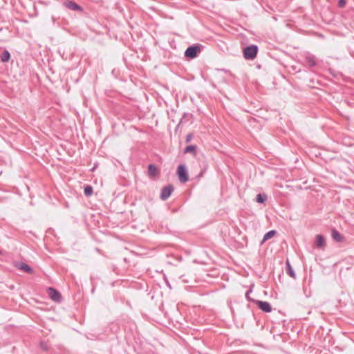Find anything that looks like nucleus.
<instances>
[{"label":"nucleus","instance_id":"obj_5","mask_svg":"<svg viewBox=\"0 0 354 354\" xmlns=\"http://www.w3.org/2000/svg\"><path fill=\"white\" fill-rule=\"evenodd\" d=\"M63 5L66 8L71 10L77 11V12L83 11V8L73 1L66 0L63 3Z\"/></svg>","mask_w":354,"mask_h":354},{"label":"nucleus","instance_id":"obj_15","mask_svg":"<svg viewBox=\"0 0 354 354\" xmlns=\"http://www.w3.org/2000/svg\"><path fill=\"white\" fill-rule=\"evenodd\" d=\"M192 153L194 156L196 153V145H188L184 149V153Z\"/></svg>","mask_w":354,"mask_h":354},{"label":"nucleus","instance_id":"obj_9","mask_svg":"<svg viewBox=\"0 0 354 354\" xmlns=\"http://www.w3.org/2000/svg\"><path fill=\"white\" fill-rule=\"evenodd\" d=\"M304 64L305 66L309 67H314L317 65V62L314 55L310 54H307L305 55L304 58Z\"/></svg>","mask_w":354,"mask_h":354},{"label":"nucleus","instance_id":"obj_16","mask_svg":"<svg viewBox=\"0 0 354 354\" xmlns=\"http://www.w3.org/2000/svg\"><path fill=\"white\" fill-rule=\"evenodd\" d=\"M19 268L21 270H23L27 273H32V269L31 268L30 266H29L28 264L25 263H21L19 267Z\"/></svg>","mask_w":354,"mask_h":354},{"label":"nucleus","instance_id":"obj_19","mask_svg":"<svg viewBox=\"0 0 354 354\" xmlns=\"http://www.w3.org/2000/svg\"><path fill=\"white\" fill-rule=\"evenodd\" d=\"M194 138V136L192 133H188L187 136H186V138H185V142L186 143H189L191 142V140L193 139Z\"/></svg>","mask_w":354,"mask_h":354},{"label":"nucleus","instance_id":"obj_22","mask_svg":"<svg viewBox=\"0 0 354 354\" xmlns=\"http://www.w3.org/2000/svg\"><path fill=\"white\" fill-rule=\"evenodd\" d=\"M203 172H204V170H203V171H202L200 173V174H199V176H200V177H201V176H202V175L203 174Z\"/></svg>","mask_w":354,"mask_h":354},{"label":"nucleus","instance_id":"obj_18","mask_svg":"<svg viewBox=\"0 0 354 354\" xmlns=\"http://www.w3.org/2000/svg\"><path fill=\"white\" fill-rule=\"evenodd\" d=\"M93 192V189L92 186H91V185H86V186L84 187V194H85L86 196H89L92 195Z\"/></svg>","mask_w":354,"mask_h":354},{"label":"nucleus","instance_id":"obj_13","mask_svg":"<svg viewBox=\"0 0 354 354\" xmlns=\"http://www.w3.org/2000/svg\"><path fill=\"white\" fill-rule=\"evenodd\" d=\"M0 59L2 62H8L10 59V54L7 50H4L0 55Z\"/></svg>","mask_w":354,"mask_h":354},{"label":"nucleus","instance_id":"obj_4","mask_svg":"<svg viewBox=\"0 0 354 354\" xmlns=\"http://www.w3.org/2000/svg\"><path fill=\"white\" fill-rule=\"evenodd\" d=\"M174 192V186L172 185H168L165 186L160 193V198L163 201L167 200Z\"/></svg>","mask_w":354,"mask_h":354},{"label":"nucleus","instance_id":"obj_1","mask_svg":"<svg viewBox=\"0 0 354 354\" xmlns=\"http://www.w3.org/2000/svg\"><path fill=\"white\" fill-rule=\"evenodd\" d=\"M257 53L258 46L252 44L244 48L243 57L245 59L252 60L257 57Z\"/></svg>","mask_w":354,"mask_h":354},{"label":"nucleus","instance_id":"obj_20","mask_svg":"<svg viewBox=\"0 0 354 354\" xmlns=\"http://www.w3.org/2000/svg\"><path fill=\"white\" fill-rule=\"evenodd\" d=\"M346 0H339L337 3V6L339 8H344L346 6Z\"/></svg>","mask_w":354,"mask_h":354},{"label":"nucleus","instance_id":"obj_11","mask_svg":"<svg viewBox=\"0 0 354 354\" xmlns=\"http://www.w3.org/2000/svg\"><path fill=\"white\" fill-rule=\"evenodd\" d=\"M286 273L290 277H291L293 279H296L295 272L292 267L291 266L288 259H287L286 261Z\"/></svg>","mask_w":354,"mask_h":354},{"label":"nucleus","instance_id":"obj_17","mask_svg":"<svg viewBox=\"0 0 354 354\" xmlns=\"http://www.w3.org/2000/svg\"><path fill=\"white\" fill-rule=\"evenodd\" d=\"M267 200V195L265 194H258L256 196V201L259 203H263Z\"/></svg>","mask_w":354,"mask_h":354},{"label":"nucleus","instance_id":"obj_8","mask_svg":"<svg viewBox=\"0 0 354 354\" xmlns=\"http://www.w3.org/2000/svg\"><path fill=\"white\" fill-rule=\"evenodd\" d=\"M256 304L259 309L265 313H270L272 311V306L268 301L258 300L256 301Z\"/></svg>","mask_w":354,"mask_h":354},{"label":"nucleus","instance_id":"obj_6","mask_svg":"<svg viewBox=\"0 0 354 354\" xmlns=\"http://www.w3.org/2000/svg\"><path fill=\"white\" fill-rule=\"evenodd\" d=\"M315 245L317 248L324 250L326 245L325 237L322 234L316 235Z\"/></svg>","mask_w":354,"mask_h":354},{"label":"nucleus","instance_id":"obj_2","mask_svg":"<svg viewBox=\"0 0 354 354\" xmlns=\"http://www.w3.org/2000/svg\"><path fill=\"white\" fill-rule=\"evenodd\" d=\"M201 52L200 45H192L189 46L185 51L184 55L188 59H194L198 56V54Z\"/></svg>","mask_w":354,"mask_h":354},{"label":"nucleus","instance_id":"obj_14","mask_svg":"<svg viewBox=\"0 0 354 354\" xmlns=\"http://www.w3.org/2000/svg\"><path fill=\"white\" fill-rule=\"evenodd\" d=\"M276 234H277V231L274 230H270V231L268 232L267 233H266L263 238V240L261 241V244L263 243H264L266 241L273 237Z\"/></svg>","mask_w":354,"mask_h":354},{"label":"nucleus","instance_id":"obj_21","mask_svg":"<svg viewBox=\"0 0 354 354\" xmlns=\"http://www.w3.org/2000/svg\"><path fill=\"white\" fill-rule=\"evenodd\" d=\"M252 292V290H248L245 293V297L249 300L251 301L252 299L250 298V294Z\"/></svg>","mask_w":354,"mask_h":354},{"label":"nucleus","instance_id":"obj_7","mask_svg":"<svg viewBox=\"0 0 354 354\" xmlns=\"http://www.w3.org/2000/svg\"><path fill=\"white\" fill-rule=\"evenodd\" d=\"M48 294L50 299L55 301H60L62 299L61 294L54 288H48Z\"/></svg>","mask_w":354,"mask_h":354},{"label":"nucleus","instance_id":"obj_10","mask_svg":"<svg viewBox=\"0 0 354 354\" xmlns=\"http://www.w3.org/2000/svg\"><path fill=\"white\" fill-rule=\"evenodd\" d=\"M331 236L337 243H341L344 241V236L335 229L332 230Z\"/></svg>","mask_w":354,"mask_h":354},{"label":"nucleus","instance_id":"obj_3","mask_svg":"<svg viewBox=\"0 0 354 354\" xmlns=\"http://www.w3.org/2000/svg\"><path fill=\"white\" fill-rule=\"evenodd\" d=\"M177 175L181 183H186L189 180L188 172L185 165H180L177 168Z\"/></svg>","mask_w":354,"mask_h":354},{"label":"nucleus","instance_id":"obj_23","mask_svg":"<svg viewBox=\"0 0 354 354\" xmlns=\"http://www.w3.org/2000/svg\"><path fill=\"white\" fill-rule=\"evenodd\" d=\"M182 122V119L180 120V122L179 124H178V127L180 124V123Z\"/></svg>","mask_w":354,"mask_h":354},{"label":"nucleus","instance_id":"obj_12","mask_svg":"<svg viewBox=\"0 0 354 354\" xmlns=\"http://www.w3.org/2000/svg\"><path fill=\"white\" fill-rule=\"evenodd\" d=\"M148 174L149 176L153 177L158 174V168L153 164L148 166Z\"/></svg>","mask_w":354,"mask_h":354}]
</instances>
